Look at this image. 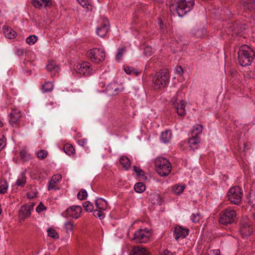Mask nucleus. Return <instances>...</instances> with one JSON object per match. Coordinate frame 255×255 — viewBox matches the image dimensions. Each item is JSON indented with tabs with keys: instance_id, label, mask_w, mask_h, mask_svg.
Instances as JSON below:
<instances>
[{
	"instance_id": "f257e3e1",
	"label": "nucleus",
	"mask_w": 255,
	"mask_h": 255,
	"mask_svg": "<svg viewBox=\"0 0 255 255\" xmlns=\"http://www.w3.org/2000/svg\"><path fill=\"white\" fill-rule=\"evenodd\" d=\"M194 4L195 0H171L169 8L171 12L182 17L191 10Z\"/></svg>"
},
{
	"instance_id": "f03ea898",
	"label": "nucleus",
	"mask_w": 255,
	"mask_h": 255,
	"mask_svg": "<svg viewBox=\"0 0 255 255\" xmlns=\"http://www.w3.org/2000/svg\"><path fill=\"white\" fill-rule=\"evenodd\" d=\"M238 55L239 63L242 67L251 65L255 57V52L247 45H242L240 47Z\"/></svg>"
},
{
	"instance_id": "7ed1b4c3",
	"label": "nucleus",
	"mask_w": 255,
	"mask_h": 255,
	"mask_svg": "<svg viewBox=\"0 0 255 255\" xmlns=\"http://www.w3.org/2000/svg\"><path fill=\"white\" fill-rule=\"evenodd\" d=\"M156 172L162 177L167 176L171 172V164L166 158L159 157L154 161Z\"/></svg>"
},
{
	"instance_id": "20e7f679",
	"label": "nucleus",
	"mask_w": 255,
	"mask_h": 255,
	"mask_svg": "<svg viewBox=\"0 0 255 255\" xmlns=\"http://www.w3.org/2000/svg\"><path fill=\"white\" fill-rule=\"evenodd\" d=\"M237 221V213L235 210L228 208L220 213L219 222L221 224L228 225Z\"/></svg>"
},
{
	"instance_id": "39448f33",
	"label": "nucleus",
	"mask_w": 255,
	"mask_h": 255,
	"mask_svg": "<svg viewBox=\"0 0 255 255\" xmlns=\"http://www.w3.org/2000/svg\"><path fill=\"white\" fill-rule=\"evenodd\" d=\"M243 196V193L241 188L239 186L231 188L227 193L228 200L232 204L236 205H240L242 203Z\"/></svg>"
},
{
	"instance_id": "423d86ee",
	"label": "nucleus",
	"mask_w": 255,
	"mask_h": 255,
	"mask_svg": "<svg viewBox=\"0 0 255 255\" xmlns=\"http://www.w3.org/2000/svg\"><path fill=\"white\" fill-rule=\"evenodd\" d=\"M169 75L164 70H161L152 78V82L158 88L165 87L169 81Z\"/></svg>"
},
{
	"instance_id": "0eeeda50",
	"label": "nucleus",
	"mask_w": 255,
	"mask_h": 255,
	"mask_svg": "<svg viewBox=\"0 0 255 255\" xmlns=\"http://www.w3.org/2000/svg\"><path fill=\"white\" fill-rule=\"evenodd\" d=\"M88 55L92 61L96 63L103 61L105 58L104 51L97 48L91 49Z\"/></svg>"
},
{
	"instance_id": "6e6552de",
	"label": "nucleus",
	"mask_w": 255,
	"mask_h": 255,
	"mask_svg": "<svg viewBox=\"0 0 255 255\" xmlns=\"http://www.w3.org/2000/svg\"><path fill=\"white\" fill-rule=\"evenodd\" d=\"M82 209L80 206H72L69 207L62 213V216L65 218L71 217L78 219L81 215Z\"/></svg>"
},
{
	"instance_id": "1a4fd4ad",
	"label": "nucleus",
	"mask_w": 255,
	"mask_h": 255,
	"mask_svg": "<svg viewBox=\"0 0 255 255\" xmlns=\"http://www.w3.org/2000/svg\"><path fill=\"white\" fill-rule=\"evenodd\" d=\"M149 239V233L144 230L139 229L134 233L133 240L136 243H145Z\"/></svg>"
},
{
	"instance_id": "9d476101",
	"label": "nucleus",
	"mask_w": 255,
	"mask_h": 255,
	"mask_svg": "<svg viewBox=\"0 0 255 255\" xmlns=\"http://www.w3.org/2000/svg\"><path fill=\"white\" fill-rule=\"evenodd\" d=\"M189 232V230L188 228H183L179 225H176L173 230L175 240L177 241L179 239L185 238L188 235Z\"/></svg>"
},
{
	"instance_id": "9b49d317",
	"label": "nucleus",
	"mask_w": 255,
	"mask_h": 255,
	"mask_svg": "<svg viewBox=\"0 0 255 255\" xmlns=\"http://www.w3.org/2000/svg\"><path fill=\"white\" fill-rule=\"evenodd\" d=\"M92 69L88 62H84L81 64H78L76 66L77 72L80 75L87 76L90 75Z\"/></svg>"
},
{
	"instance_id": "f8f14e48",
	"label": "nucleus",
	"mask_w": 255,
	"mask_h": 255,
	"mask_svg": "<svg viewBox=\"0 0 255 255\" xmlns=\"http://www.w3.org/2000/svg\"><path fill=\"white\" fill-rule=\"evenodd\" d=\"M240 233L243 238L250 236L253 233V228L251 225L247 223H242L241 224Z\"/></svg>"
},
{
	"instance_id": "ddd939ff",
	"label": "nucleus",
	"mask_w": 255,
	"mask_h": 255,
	"mask_svg": "<svg viewBox=\"0 0 255 255\" xmlns=\"http://www.w3.org/2000/svg\"><path fill=\"white\" fill-rule=\"evenodd\" d=\"M109 29V22L107 18L103 19V23L97 28V34L101 37H104Z\"/></svg>"
},
{
	"instance_id": "4468645a",
	"label": "nucleus",
	"mask_w": 255,
	"mask_h": 255,
	"mask_svg": "<svg viewBox=\"0 0 255 255\" xmlns=\"http://www.w3.org/2000/svg\"><path fill=\"white\" fill-rule=\"evenodd\" d=\"M172 101L173 104L175 105L177 114L181 116H184L185 114L184 101L181 100H180L179 103H178L176 97H173Z\"/></svg>"
},
{
	"instance_id": "2eb2a0df",
	"label": "nucleus",
	"mask_w": 255,
	"mask_h": 255,
	"mask_svg": "<svg viewBox=\"0 0 255 255\" xmlns=\"http://www.w3.org/2000/svg\"><path fill=\"white\" fill-rule=\"evenodd\" d=\"M240 2L245 10L255 13V0H240Z\"/></svg>"
},
{
	"instance_id": "dca6fc26",
	"label": "nucleus",
	"mask_w": 255,
	"mask_h": 255,
	"mask_svg": "<svg viewBox=\"0 0 255 255\" xmlns=\"http://www.w3.org/2000/svg\"><path fill=\"white\" fill-rule=\"evenodd\" d=\"M31 215V212L26 207V205H23L18 211V219L19 221H23Z\"/></svg>"
},
{
	"instance_id": "f3484780",
	"label": "nucleus",
	"mask_w": 255,
	"mask_h": 255,
	"mask_svg": "<svg viewBox=\"0 0 255 255\" xmlns=\"http://www.w3.org/2000/svg\"><path fill=\"white\" fill-rule=\"evenodd\" d=\"M2 30L4 36L8 39H14L17 36V33L8 25H3Z\"/></svg>"
},
{
	"instance_id": "a211bd4d",
	"label": "nucleus",
	"mask_w": 255,
	"mask_h": 255,
	"mask_svg": "<svg viewBox=\"0 0 255 255\" xmlns=\"http://www.w3.org/2000/svg\"><path fill=\"white\" fill-rule=\"evenodd\" d=\"M120 90L116 83H110L106 89V92L109 96H114L118 94Z\"/></svg>"
},
{
	"instance_id": "6ab92c4d",
	"label": "nucleus",
	"mask_w": 255,
	"mask_h": 255,
	"mask_svg": "<svg viewBox=\"0 0 255 255\" xmlns=\"http://www.w3.org/2000/svg\"><path fill=\"white\" fill-rule=\"evenodd\" d=\"M200 141L201 138L199 136L191 135L189 138L188 142L191 148L194 150L198 148Z\"/></svg>"
},
{
	"instance_id": "aec40b11",
	"label": "nucleus",
	"mask_w": 255,
	"mask_h": 255,
	"mask_svg": "<svg viewBox=\"0 0 255 255\" xmlns=\"http://www.w3.org/2000/svg\"><path fill=\"white\" fill-rule=\"evenodd\" d=\"M148 200L153 205L157 206L161 204L162 199L160 195L157 193L153 192L150 193L149 195Z\"/></svg>"
},
{
	"instance_id": "412c9836",
	"label": "nucleus",
	"mask_w": 255,
	"mask_h": 255,
	"mask_svg": "<svg viewBox=\"0 0 255 255\" xmlns=\"http://www.w3.org/2000/svg\"><path fill=\"white\" fill-rule=\"evenodd\" d=\"M130 255H151L146 248L140 246L132 249Z\"/></svg>"
},
{
	"instance_id": "4be33fe9",
	"label": "nucleus",
	"mask_w": 255,
	"mask_h": 255,
	"mask_svg": "<svg viewBox=\"0 0 255 255\" xmlns=\"http://www.w3.org/2000/svg\"><path fill=\"white\" fill-rule=\"evenodd\" d=\"M62 179V176L60 174L54 175L50 181L49 182L48 190H50L52 189H55L56 187V184Z\"/></svg>"
},
{
	"instance_id": "5701e85b",
	"label": "nucleus",
	"mask_w": 255,
	"mask_h": 255,
	"mask_svg": "<svg viewBox=\"0 0 255 255\" xmlns=\"http://www.w3.org/2000/svg\"><path fill=\"white\" fill-rule=\"evenodd\" d=\"M120 162L125 170H128L130 167V161L128 157L126 156H122L120 159Z\"/></svg>"
},
{
	"instance_id": "b1692460",
	"label": "nucleus",
	"mask_w": 255,
	"mask_h": 255,
	"mask_svg": "<svg viewBox=\"0 0 255 255\" xmlns=\"http://www.w3.org/2000/svg\"><path fill=\"white\" fill-rule=\"evenodd\" d=\"M96 205L97 208L100 210H105L107 208V203L102 198H99L96 200Z\"/></svg>"
},
{
	"instance_id": "393cba45",
	"label": "nucleus",
	"mask_w": 255,
	"mask_h": 255,
	"mask_svg": "<svg viewBox=\"0 0 255 255\" xmlns=\"http://www.w3.org/2000/svg\"><path fill=\"white\" fill-rule=\"evenodd\" d=\"M26 183V177L25 172L21 174L20 178H19L15 182V185L17 186L23 187Z\"/></svg>"
},
{
	"instance_id": "a878e982",
	"label": "nucleus",
	"mask_w": 255,
	"mask_h": 255,
	"mask_svg": "<svg viewBox=\"0 0 255 255\" xmlns=\"http://www.w3.org/2000/svg\"><path fill=\"white\" fill-rule=\"evenodd\" d=\"M9 117L10 119L9 122L11 125L13 126L14 124H16L18 118L21 117V114L20 112L17 113H11L9 115Z\"/></svg>"
},
{
	"instance_id": "bb28decb",
	"label": "nucleus",
	"mask_w": 255,
	"mask_h": 255,
	"mask_svg": "<svg viewBox=\"0 0 255 255\" xmlns=\"http://www.w3.org/2000/svg\"><path fill=\"white\" fill-rule=\"evenodd\" d=\"M171 132L169 130H166L165 131H163L161 134V139L164 143H167L169 142L170 139L171 138Z\"/></svg>"
},
{
	"instance_id": "cd10ccee",
	"label": "nucleus",
	"mask_w": 255,
	"mask_h": 255,
	"mask_svg": "<svg viewBox=\"0 0 255 255\" xmlns=\"http://www.w3.org/2000/svg\"><path fill=\"white\" fill-rule=\"evenodd\" d=\"M203 127L202 125H197L193 127L191 135L199 136L202 132Z\"/></svg>"
},
{
	"instance_id": "c85d7f7f",
	"label": "nucleus",
	"mask_w": 255,
	"mask_h": 255,
	"mask_svg": "<svg viewBox=\"0 0 255 255\" xmlns=\"http://www.w3.org/2000/svg\"><path fill=\"white\" fill-rule=\"evenodd\" d=\"M8 183L5 179L0 180V194H4L7 192Z\"/></svg>"
},
{
	"instance_id": "c756f323",
	"label": "nucleus",
	"mask_w": 255,
	"mask_h": 255,
	"mask_svg": "<svg viewBox=\"0 0 255 255\" xmlns=\"http://www.w3.org/2000/svg\"><path fill=\"white\" fill-rule=\"evenodd\" d=\"M46 69L48 71H54L55 72H57L59 69L56 63L54 61H49L48 64L46 65Z\"/></svg>"
},
{
	"instance_id": "7c9ffc66",
	"label": "nucleus",
	"mask_w": 255,
	"mask_h": 255,
	"mask_svg": "<svg viewBox=\"0 0 255 255\" xmlns=\"http://www.w3.org/2000/svg\"><path fill=\"white\" fill-rule=\"evenodd\" d=\"M135 192L137 193H142L145 190V186L142 182L136 183L134 186Z\"/></svg>"
},
{
	"instance_id": "2f4dec72",
	"label": "nucleus",
	"mask_w": 255,
	"mask_h": 255,
	"mask_svg": "<svg viewBox=\"0 0 255 255\" xmlns=\"http://www.w3.org/2000/svg\"><path fill=\"white\" fill-rule=\"evenodd\" d=\"M53 88V85L50 82H45L42 87V91L44 93L50 92Z\"/></svg>"
},
{
	"instance_id": "473e14b6",
	"label": "nucleus",
	"mask_w": 255,
	"mask_h": 255,
	"mask_svg": "<svg viewBox=\"0 0 255 255\" xmlns=\"http://www.w3.org/2000/svg\"><path fill=\"white\" fill-rule=\"evenodd\" d=\"M64 150L65 153L69 155L73 154L75 151L73 146L70 144H67L65 145L64 146Z\"/></svg>"
},
{
	"instance_id": "72a5a7b5",
	"label": "nucleus",
	"mask_w": 255,
	"mask_h": 255,
	"mask_svg": "<svg viewBox=\"0 0 255 255\" xmlns=\"http://www.w3.org/2000/svg\"><path fill=\"white\" fill-rule=\"evenodd\" d=\"M83 207L87 212H92L94 211V206L92 203L90 201H86L83 204Z\"/></svg>"
},
{
	"instance_id": "f704fd0d",
	"label": "nucleus",
	"mask_w": 255,
	"mask_h": 255,
	"mask_svg": "<svg viewBox=\"0 0 255 255\" xmlns=\"http://www.w3.org/2000/svg\"><path fill=\"white\" fill-rule=\"evenodd\" d=\"M47 231L49 237L55 239L59 238V235L55 230L52 228H48Z\"/></svg>"
},
{
	"instance_id": "c9c22d12",
	"label": "nucleus",
	"mask_w": 255,
	"mask_h": 255,
	"mask_svg": "<svg viewBox=\"0 0 255 255\" xmlns=\"http://www.w3.org/2000/svg\"><path fill=\"white\" fill-rule=\"evenodd\" d=\"M126 50V46H124L121 48H119L118 51L116 55V59L118 61H120L123 56L124 53L125 52Z\"/></svg>"
},
{
	"instance_id": "e433bc0d",
	"label": "nucleus",
	"mask_w": 255,
	"mask_h": 255,
	"mask_svg": "<svg viewBox=\"0 0 255 255\" xmlns=\"http://www.w3.org/2000/svg\"><path fill=\"white\" fill-rule=\"evenodd\" d=\"M74 226V222L72 221L66 222L64 224V226L66 229V232L68 233L69 232H72L73 231Z\"/></svg>"
},
{
	"instance_id": "4c0bfd02",
	"label": "nucleus",
	"mask_w": 255,
	"mask_h": 255,
	"mask_svg": "<svg viewBox=\"0 0 255 255\" xmlns=\"http://www.w3.org/2000/svg\"><path fill=\"white\" fill-rule=\"evenodd\" d=\"M87 196L88 194L87 191L83 189H82L77 194V197L80 200L85 199L87 198Z\"/></svg>"
},
{
	"instance_id": "58836bf2",
	"label": "nucleus",
	"mask_w": 255,
	"mask_h": 255,
	"mask_svg": "<svg viewBox=\"0 0 255 255\" xmlns=\"http://www.w3.org/2000/svg\"><path fill=\"white\" fill-rule=\"evenodd\" d=\"M37 36L34 35H32L28 37L26 39V42L29 45L34 44L37 40Z\"/></svg>"
},
{
	"instance_id": "ea45409f",
	"label": "nucleus",
	"mask_w": 255,
	"mask_h": 255,
	"mask_svg": "<svg viewBox=\"0 0 255 255\" xmlns=\"http://www.w3.org/2000/svg\"><path fill=\"white\" fill-rule=\"evenodd\" d=\"M93 215L97 218H99L100 219H103L105 217V214L100 210H95L93 211Z\"/></svg>"
},
{
	"instance_id": "a19ab883",
	"label": "nucleus",
	"mask_w": 255,
	"mask_h": 255,
	"mask_svg": "<svg viewBox=\"0 0 255 255\" xmlns=\"http://www.w3.org/2000/svg\"><path fill=\"white\" fill-rule=\"evenodd\" d=\"M184 186L175 185L173 187L172 190L175 193L180 194L184 191Z\"/></svg>"
},
{
	"instance_id": "79ce46f5",
	"label": "nucleus",
	"mask_w": 255,
	"mask_h": 255,
	"mask_svg": "<svg viewBox=\"0 0 255 255\" xmlns=\"http://www.w3.org/2000/svg\"><path fill=\"white\" fill-rule=\"evenodd\" d=\"M48 155V152L43 149L40 150L37 153V156L38 158L40 159H43L46 158Z\"/></svg>"
},
{
	"instance_id": "37998d69",
	"label": "nucleus",
	"mask_w": 255,
	"mask_h": 255,
	"mask_svg": "<svg viewBox=\"0 0 255 255\" xmlns=\"http://www.w3.org/2000/svg\"><path fill=\"white\" fill-rule=\"evenodd\" d=\"M201 218L200 214L199 213H197L196 214H192L191 216V220L193 223H196L199 222Z\"/></svg>"
},
{
	"instance_id": "c03bdc74",
	"label": "nucleus",
	"mask_w": 255,
	"mask_h": 255,
	"mask_svg": "<svg viewBox=\"0 0 255 255\" xmlns=\"http://www.w3.org/2000/svg\"><path fill=\"white\" fill-rule=\"evenodd\" d=\"M133 170L136 173V175L138 176H145L144 171L142 169H141L139 167H137L136 166H133Z\"/></svg>"
},
{
	"instance_id": "a18cd8bd",
	"label": "nucleus",
	"mask_w": 255,
	"mask_h": 255,
	"mask_svg": "<svg viewBox=\"0 0 255 255\" xmlns=\"http://www.w3.org/2000/svg\"><path fill=\"white\" fill-rule=\"evenodd\" d=\"M152 53V48L151 46H145L144 48L143 54L146 56H150Z\"/></svg>"
},
{
	"instance_id": "49530a36",
	"label": "nucleus",
	"mask_w": 255,
	"mask_h": 255,
	"mask_svg": "<svg viewBox=\"0 0 255 255\" xmlns=\"http://www.w3.org/2000/svg\"><path fill=\"white\" fill-rule=\"evenodd\" d=\"M6 145V138L4 135H2L0 138V151Z\"/></svg>"
},
{
	"instance_id": "de8ad7c7",
	"label": "nucleus",
	"mask_w": 255,
	"mask_h": 255,
	"mask_svg": "<svg viewBox=\"0 0 255 255\" xmlns=\"http://www.w3.org/2000/svg\"><path fill=\"white\" fill-rule=\"evenodd\" d=\"M46 207L45 206L42 204V202H40L38 206L36 207V211L38 213H40L41 211H43V210H46Z\"/></svg>"
},
{
	"instance_id": "09e8293b",
	"label": "nucleus",
	"mask_w": 255,
	"mask_h": 255,
	"mask_svg": "<svg viewBox=\"0 0 255 255\" xmlns=\"http://www.w3.org/2000/svg\"><path fill=\"white\" fill-rule=\"evenodd\" d=\"M77 1L83 7L87 8L89 4V0H77Z\"/></svg>"
},
{
	"instance_id": "8fccbe9b",
	"label": "nucleus",
	"mask_w": 255,
	"mask_h": 255,
	"mask_svg": "<svg viewBox=\"0 0 255 255\" xmlns=\"http://www.w3.org/2000/svg\"><path fill=\"white\" fill-rule=\"evenodd\" d=\"M32 3L36 8H40L42 6V3L38 0H32Z\"/></svg>"
},
{
	"instance_id": "3c124183",
	"label": "nucleus",
	"mask_w": 255,
	"mask_h": 255,
	"mask_svg": "<svg viewBox=\"0 0 255 255\" xmlns=\"http://www.w3.org/2000/svg\"><path fill=\"white\" fill-rule=\"evenodd\" d=\"M45 8L50 7L52 4L51 0H41Z\"/></svg>"
},
{
	"instance_id": "603ef678",
	"label": "nucleus",
	"mask_w": 255,
	"mask_h": 255,
	"mask_svg": "<svg viewBox=\"0 0 255 255\" xmlns=\"http://www.w3.org/2000/svg\"><path fill=\"white\" fill-rule=\"evenodd\" d=\"M140 71L139 70H137L136 69H135L134 68L132 67L131 70V72L130 75H133L135 76H137L140 73Z\"/></svg>"
},
{
	"instance_id": "864d4df0",
	"label": "nucleus",
	"mask_w": 255,
	"mask_h": 255,
	"mask_svg": "<svg viewBox=\"0 0 255 255\" xmlns=\"http://www.w3.org/2000/svg\"><path fill=\"white\" fill-rule=\"evenodd\" d=\"M176 71L179 75H181L183 73V70L181 66H177L176 67Z\"/></svg>"
},
{
	"instance_id": "5fc2aeb1",
	"label": "nucleus",
	"mask_w": 255,
	"mask_h": 255,
	"mask_svg": "<svg viewBox=\"0 0 255 255\" xmlns=\"http://www.w3.org/2000/svg\"><path fill=\"white\" fill-rule=\"evenodd\" d=\"M132 67L128 66H125L124 70L125 72L128 75H130L131 72Z\"/></svg>"
},
{
	"instance_id": "6e6d98bb",
	"label": "nucleus",
	"mask_w": 255,
	"mask_h": 255,
	"mask_svg": "<svg viewBox=\"0 0 255 255\" xmlns=\"http://www.w3.org/2000/svg\"><path fill=\"white\" fill-rule=\"evenodd\" d=\"M21 158L24 160L26 159V151L25 150H21L19 153Z\"/></svg>"
},
{
	"instance_id": "4d7b16f0",
	"label": "nucleus",
	"mask_w": 255,
	"mask_h": 255,
	"mask_svg": "<svg viewBox=\"0 0 255 255\" xmlns=\"http://www.w3.org/2000/svg\"><path fill=\"white\" fill-rule=\"evenodd\" d=\"M158 23L160 29L161 30H163L164 28V24H163L161 18H158Z\"/></svg>"
},
{
	"instance_id": "13d9d810",
	"label": "nucleus",
	"mask_w": 255,
	"mask_h": 255,
	"mask_svg": "<svg viewBox=\"0 0 255 255\" xmlns=\"http://www.w3.org/2000/svg\"><path fill=\"white\" fill-rule=\"evenodd\" d=\"M16 54L19 57L21 56L24 54V50L21 49H18L16 50Z\"/></svg>"
},
{
	"instance_id": "bf43d9fd",
	"label": "nucleus",
	"mask_w": 255,
	"mask_h": 255,
	"mask_svg": "<svg viewBox=\"0 0 255 255\" xmlns=\"http://www.w3.org/2000/svg\"><path fill=\"white\" fill-rule=\"evenodd\" d=\"M243 145H244V147H243V151L244 152L246 151L247 150L249 149L250 148V145H249V144L248 143L244 142Z\"/></svg>"
},
{
	"instance_id": "052dcab7",
	"label": "nucleus",
	"mask_w": 255,
	"mask_h": 255,
	"mask_svg": "<svg viewBox=\"0 0 255 255\" xmlns=\"http://www.w3.org/2000/svg\"><path fill=\"white\" fill-rule=\"evenodd\" d=\"M86 142V139H82L78 140V143L79 144L81 145L82 146H84V144Z\"/></svg>"
},
{
	"instance_id": "680f3d73",
	"label": "nucleus",
	"mask_w": 255,
	"mask_h": 255,
	"mask_svg": "<svg viewBox=\"0 0 255 255\" xmlns=\"http://www.w3.org/2000/svg\"><path fill=\"white\" fill-rule=\"evenodd\" d=\"M161 255H173L171 252L166 250H164L163 251V252L161 254Z\"/></svg>"
},
{
	"instance_id": "e2e57ef3",
	"label": "nucleus",
	"mask_w": 255,
	"mask_h": 255,
	"mask_svg": "<svg viewBox=\"0 0 255 255\" xmlns=\"http://www.w3.org/2000/svg\"><path fill=\"white\" fill-rule=\"evenodd\" d=\"M34 205H35L34 203H31L30 205H25L26 206V207L28 209H29V211L31 212L33 210Z\"/></svg>"
},
{
	"instance_id": "0e129e2a",
	"label": "nucleus",
	"mask_w": 255,
	"mask_h": 255,
	"mask_svg": "<svg viewBox=\"0 0 255 255\" xmlns=\"http://www.w3.org/2000/svg\"><path fill=\"white\" fill-rule=\"evenodd\" d=\"M237 25H238V24L237 23L233 24V28L232 29V30L233 31H235V33H238V32H237V31L236 32V31H237L236 27L238 28Z\"/></svg>"
},
{
	"instance_id": "69168bd1",
	"label": "nucleus",
	"mask_w": 255,
	"mask_h": 255,
	"mask_svg": "<svg viewBox=\"0 0 255 255\" xmlns=\"http://www.w3.org/2000/svg\"><path fill=\"white\" fill-rule=\"evenodd\" d=\"M27 197H28L29 199H32V198H34V196H30V194H29V193H27Z\"/></svg>"
},
{
	"instance_id": "338daca9",
	"label": "nucleus",
	"mask_w": 255,
	"mask_h": 255,
	"mask_svg": "<svg viewBox=\"0 0 255 255\" xmlns=\"http://www.w3.org/2000/svg\"><path fill=\"white\" fill-rule=\"evenodd\" d=\"M1 212H2V210L1 208V205H0V215L1 214Z\"/></svg>"
},
{
	"instance_id": "774afa93",
	"label": "nucleus",
	"mask_w": 255,
	"mask_h": 255,
	"mask_svg": "<svg viewBox=\"0 0 255 255\" xmlns=\"http://www.w3.org/2000/svg\"><path fill=\"white\" fill-rule=\"evenodd\" d=\"M154 1L159 2L160 0H152Z\"/></svg>"
}]
</instances>
